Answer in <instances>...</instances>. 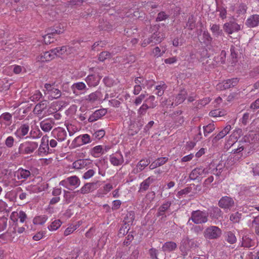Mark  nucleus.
I'll return each instance as SVG.
<instances>
[{
	"mask_svg": "<svg viewBox=\"0 0 259 259\" xmlns=\"http://www.w3.org/2000/svg\"><path fill=\"white\" fill-rule=\"evenodd\" d=\"M18 179H26L30 176V172L27 169L19 168L15 172Z\"/></svg>",
	"mask_w": 259,
	"mask_h": 259,
	"instance_id": "obj_27",
	"label": "nucleus"
},
{
	"mask_svg": "<svg viewBox=\"0 0 259 259\" xmlns=\"http://www.w3.org/2000/svg\"><path fill=\"white\" fill-rule=\"evenodd\" d=\"M226 114V111L220 109H215L211 111L209 115L211 117H221Z\"/></svg>",
	"mask_w": 259,
	"mask_h": 259,
	"instance_id": "obj_41",
	"label": "nucleus"
},
{
	"mask_svg": "<svg viewBox=\"0 0 259 259\" xmlns=\"http://www.w3.org/2000/svg\"><path fill=\"white\" fill-rule=\"evenodd\" d=\"M29 131V125L28 123L22 124L15 132L14 135L19 139L23 138Z\"/></svg>",
	"mask_w": 259,
	"mask_h": 259,
	"instance_id": "obj_13",
	"label": "nucleus"
},
{
	"mask_svg": "<svg viewBox=\"0 0 259 259\" xmlns=\"http://www.w3.org/2000/svg\"><path fill=\"white\" fill-rule=\"evenodd\" d=\"M101 78L98 75H89L86 78L85 81L90 87H95L99 83Z\"/></svg>",
	"mask_w": 259,
	"mask_h": 259,
	"instance_id": "obj_22",
	"label": "nucleus"
},
{
	"mask_svg": "<svg viewBox=\"0 0 259 259\" xmlns=\"http://www.w3.org/2000/svg\"><path fill=\"white\" fill-rule=\"evenodd\" d=\"M110 161L114 166L121 164L123 161L122 154L119 152L112 154L110 156Z\"/></svg>",
	"mask_w": 259,
	"mask_h": 259,
	"instance_id": "obj_19",
	"label": "nucleus"
},
{
	"mask_svg": "<svg viewBox=\"0 0 259 259\" xmlns=\"http://www.w3.org/2000/svg\"><path fill=\"white\" fill-rule=\"evenodd\" d=\"M8 219L6 217L0 218V232L4 231L7 226Z\"/></svg>",
	"mask_w": 259,
	"mask_h": 259,
	"instance_id": "obj_58",
	"label": "nucleus"
},
{
	"mask_svg": "<svg viewBox=\"0 0 259 259\" xmlns=\"http://www.w3.org/2000/svg\"><path fill=\"white\" fill-rule=\"evenodd\" d=\"M49 137L47 135H45L41 138L40 144L37 150L38 155L43 156L49 153Z\"/></svg>",
	"mask_w": 259,
	"mask_h": 259,
	"instance_id": "obj_7",
	"label": "nucleus"
},
{
	"mask_svg": "<svg viewBox=\"0 0 259 259\" xmlns=\"http://www.w3.org/2000/svg\"><path fill=\"white\" fill-rule=\"evenodd\" d=\"M96 171L93 169H90L84 173L82 178L85 180H88L92 178L95 174Z\"/></svg>",
	"mask_w": 259,
	"mask_h": 259,
	"instance_id": "obj_64",
	"label": "nucleus"
},
{
	"mask_svg": "<svg viewBox=\"0 0 259 259\" xmlns=\"http://www.w3.org/2000/svg\"><path fill=\"white\" fill-rule=\"evenodd\" d=\"M105 134V132L103 130H99L93 133V138L94 139L100 140L102 138Z\"/></svg>",
	"mask_w": 259,
	"mask_h": 259,
	"instance_id": "obj_53",
	"label": "nucleus"
},
{
	"mask_svg": "<svg viewBox=\"0 0 259 259\" xmlns=\"http://www.w3.org/2000/svg\"><path fill=\"white\" fill-rule=\"evenodd\" d=\"M81 140L82 144H87L91 142L90 136L88 134H83L76 137L74 141Z\"/></svg>",
	"mask_w": 259,
	"mask_h": 259,
	"instance_id": "obj_38",
	"label": "nucleus"
},
{
	"mask_svg": "<svg viewBox=\"0 0 259 259\" xmlns=\"http://www.w3.org/2000/svg\"><path fill=\"white\" fill-rule=\"evenodd\" d=\"M210 29L212 34L217 37L223 35V30L220 29L219 25L213 24L210 26Z\"/></svg>",
	"mask_w": 259,
	"mask_h": 259,
	"instance_id": "obj_32",
	"label": "nucleus"
},
{
	"mask_svg": "<svg viewBox=\"0 0 259 259\" xmlns=\"http://www.w3.org/2000/svg\"><path fill=\"white\" fill-rule=\"evenodd\" d=\"M12 116L9 113H4L0 116V124L2 125H10L12 123Z\"/></svg>",
	"mask_w": 259,
	"mask_h": 259,
	"instance_id": "obj_25",
	"label": "nucleus"
},
{
	"mask_svg": "<svg viewBox=\"0 0 259 259\" xmlns=\"http://www.w3.org/2000/svg\"><path fill=\"white\" fill-rule=\"evenodd\" d=\"M107 113L106 109H100L95 111L88 118L90 122H94L101 118Z\"/></svg>",
	"mask_w": 259,
	"mask_h": 259,
	"instance_id": "obj_21",
	"label": "nucleus"
},
{
	"mask_svg": "<svg viewBox=\"0 0 259 259\" xmlns=\"http://www.w3.org/2000/svg\"><path fill=\"white\" fill-rule=\"evenodd\" d=\"M253 241L247 236L242 238V246L244 247H250L253 245Z\"/></svg>",
	"mask_w": 259,
	"mask_h": 259,
	"instance_id": "obj_47",
	"label": "nucleus"
},
{
	"mask_svg": "<svg viewBox=\"0 0 259 259\" xmlns=\"http://www.w3.org/2000/svg\"><path fill=\"white\" fill-rule=\"evenodd\" d=\"M48 217L45 215L35 217L33 220V223L35 225H42L46 222Z\"/></svg>",
	"mask_w": 259,
	"mask_h": 259,
	"instance_id": "obj_36",
	"label": "nucleus"
},
{
	"mask_svg": "<svg viewBox=\"0 0 259 259\" xmlns=\"http://www.w3.org/2000/svg\"><path fill=\"white\" fill-rule=\"evenodd\" d=\"M238 82V79L237 78L228 79L218 83L216 88L217 90H226L236 85Z\"/></svg>",
	"mask_w": 259,
	"mask_h": 259,
	"instance_id": "obj_9",
	"label": "nucleus"
},
{
	"mask_svg": "<svg viewBox=\"0 0 259 259\" xmlns=\"http://www.w3.org/2000/svg\"><path fill=\"white\" fill-rule=\"evenodd\" d=\"M217 12L219 13V16L222 19H225L227 17V9L224 7L220 6L217 8Z\"/></svg>",
	"mask_w": 259,
	"mask_h": 259,
	"instance_id": "obj_50",
	"label": "nucleus"
},
{
	"mask_svg": "<svg viewBox=\"0 0 259 259\" xmlns=\"http://www.w3.org/2000/svg\"><path fill=\"white\" fill-rule=\"evenodd\" d=\"M54 54H54L53 50H51L50 51L46 52L40 54L36 59L37 61L40 62L49 61L55 58Z\"/></svg>",
	"mask_w": 259,
	"mask_h": 259,
	"instance_id": "obj_18",
	"label": "nucleus"
},
{
	"mask_svg": "<svg viewBox=\"0 0 259 259\" xmlns=\"http://www.w3.org/2000/svg\"><path fill=\"white\" fill-rule=\"evenodd\" d=\"M204 236L208 239H215L222 235V230L218 227L211 226L207 227L204 231Z\"/></svg>",
	"mask_w": 259,
	"mask_h": 259,
	"instance_id": "obj_5",
	"label": "nucleus"
},
{
	"mask_svg": "<svg viewBox=\"0 0 259 259\" xmlns=\"http://www.w3.org/2000/svg\"><path fill=\"white\" fill-rule=\"evenodd\" d=\"M246 25L250 28H253L259 25V15L253 14L249 16L245 22Z\"/></svg>",
	"mask_w": 259,
	"mask_h": 259,
	"instance_id": "obj_20",
	"label": "nucleus"
},
{
	"mask_svg": "<svg viewBox=\"0 0 259 259\" xmlns=\"http://www.w3.org/2000/svg\"><path fill=\"white\" fill-rule=\"evenodd\" d=\"M195 21L194 19V17L193 16H191L188 19L187 23V26L188 27V28L190 30H192L194 28L195 26Z\"/></svg>",
	"mask_w": 259,
	"mask_h": 259,
	"instance_id": "obj_63",
	"label": "nucleus"
},
{
	"mask_svg": "<svg viewBox=\"0 0 259 259\" xmlns=\"http://www.w3.org/2000/svg\"><path fill=\"white\" fill-rule=\"evenodd\" d=\"M62 222L59 220H56L48 227V229L51 231L57 230L61 225Z\"/></svg>",
	"mask_w": 259,
	"mask_h": 259,
	"instance_id": "obj_42",
	"label": "nucleus"
},
{
	"mask_svg": "<svg viewBox=\"0 0 259 259\" xmlns=\"http://www.w3.org/2000/svg\"><path fill=\"white\" fill-rule=\"evenodd\" d=\"M150 37L152 39L153 42L159 44L163 40L165 37V35L162 32L156 31L151 35Z\"/></svg>",
	"mask_w": 259,
	"mask_h": 259,
	"instance_id": "obj_28",
	"label": "nucleus"
},
{
	"mask_svg": "<svg viewBox=\"0 0 259 259\" xmlns=\"http://www.w3.org/2000/svg\"><path fill=\"white\" fill-rule=\"evenodd\" d=\"M208 217V213L205 211L194 210L191 212V218L189 221L191 220L196 224H204L207 222Z\"/></svg>",
	"mask_w": 259,
	"mask_h": 259,
	"instance_id": "obj_1",
	"label": "nucleus"
},
{
	"mask_svg": "<svg viewBox=\"0 0 259 259\" xmlns=\"http://www.w3.org/2000/svg\"><path fill=\"white\" fill-rule=\"evenodd\" d=\"M38 147L36 142L25 141L20 144L19 152L21 154H29L33 153Z\"/></svg>",
	"mask_w": 259,
	"mask_h": 259,
	"instance_id": "obj_3",
	"label": "nucleus"
},
{
	"mask_svg": "<svg viewBox=\"0 0 259 259\" xmlns=\"http://www.w3.org/2000/svg\"><path fill=\"white\" fill-rule=\"evenodd\" d=\"M166 88V85L164 83V82H160V84L159 85H158L156 87V90L157 91V92L156 93V94L158 96H162Z\"/></svg>",
	"mask_w": 259,
	"mask_h": 259,
	"instance_id": "obj_49",
	"label": "nucleus"
},
{
	"mask_svg": "<svg viewBox=\"0 0 259 259\" xmlns=\"http://www.w3.org/2000/svg\"><path fill=\"white\" fill-rule=\"evenodd\" d=\"M208 173L209 171L207 168L200 166L192 170L189 175V178L191 180H195L205 177Z\"/></svg>",
	"mask_w": 259,
	"mask_h": 259,
	"instance_id": "obj_8",
	"label": "nucleus"
},
{
	"mask_svg": "<svg viewBox=\"0 0 259 259\" xmlns=\"http://www.w3.org/2000/svg\"><path fill=\"white\" fill-rule=\"evenodd\" d=\"M52 50L54 54L55 53L54 55L55 57L57 56L61 58H64L73 53L75 51L74 48L69 46L57 47Z\"/></svg>",
	"mask_w": 259,
	"mask_h": 259,
	"instance_id": "obj_6",
	"label": "nucleus"
},
{
	"mask_svg": "<svg viewBox=\"0 0 259 259\" xmlns=\"http://www.w3.org/2000/svg\"><path fill=\"white\" fill-rule=\"evenodd\" d=\"M231 129V126L229 124L227 125L222 131H221L218 135L215 136L214 140L215 141H218L222 139L229 133Z\"/></svg>",
	"mask_w": 259,
	"mask_h": 259,
	"instance_id": "obj_31",
	"label": "nucleus"
},
{
	"mask_svg": "<svg viewBox=\"0 0 259 259\" xmlns=\"http://www.w3.org/2000/svg\"><path fill=\"white\" fill-rule=\"evenodd\" d=\"M59 184L68 190H72L79 186L80 181L77 176H73L61 181Z\"/></svg>",
	"mask_w": 259,
	"mask_h": 259,
	"instance_id": "obj_2",
	"label": "nucleus"
},
{
	"mask_svg": "<svg viewBox=\"0 0 259 259\" xmlns=\"http://www.w3.org/2000/svg\"><path fill=\"white\" fill-rule=\"evenodd\" d=\"M226 240L230 244H234L237 241L235 234L232 232H228L226 233Z\"/></svg>",
	"mask_w": 259,
	"mask_h": 259,
	"instance_id": "obj_43",
	"label": "nucleus"
},
{
	"mask_svg": "<svg viewBox=\"0 0 259 259\" xmlns=\"http://www.w3.org/2000/svg\"><path fill=\"white\" fill-rule=\"evenodd\" d=\"M54 36H55L53 35V34L51 32L44 35L42 37L45 43L47 45H48L54 42L55 40Z\"/></svg>",
	"mask_w": 259,
	"mask_h": 259,
	"instance_id": "obj_44",
	"label": "nucleus"
},
{
	"mask_svg": "<svg viewBox=\"0 0 259 259\" xmlns=\"http://www.w3.org/2000/svg\"><path fill=\"white\" fill-rule=\"evenodd\" d=\"M169 17V15H167L165 12L162 11L159 12L157 14V16L156 18V22H160L162 21L168 19Z\"/></svg>",
	"mask_w": 259,
	"mask_h": 259,
	"instance_id": "obj_55",
	"label": "nucleus"
},
{
	"mask_svg": "<svg viewBox=\"0 0 259 259\" xmlns=\"http://www.w3.org/2000/svg\"><path fill=\"white\" fill-rule=\"evenodd\" d=\"M177 244L172 241L165 242L162 246V249L164 251H171L174 250L177 248Z\"/></svg>",
	"mask_w": 259,
	"mask_h": 259,
	"instance_id": "obj_33",
	"label": "nucleus"
},
{
	"mask_svg": "<svg viewBox=\"0 0 259 259\" xmlns=\"http://www.w3.org/2000/svg\"><path fill=\"white\" fill-rule=\"evenodd\" d=\"M90 164H91V162L89 159H78L72 163V167L75 169H82Z\"/></svg>",
	"mask_w": 259,
	"mask_h": 259,
	"instance_id": "obj_24",
	"label": "nucleus"
},
{
	"mask_svg": "<svg viewBox=\"0 0 259 259\" xmlns=\"http://www.w3.org/2000/svg\"><path fill=\"white\" fill-rule=\"evenodd\" d=\"M223 28L226 33L231 34L239 31L241 29V26L235 22H229L224 24Z\"/></svg>",
	"mask_w": 259,
	"mask_h": 259,
	"instance_id": "obj_11",
	"label": "nucleus"
},
{
	"mask_svg": "<svg viewBox=\"0 0 259 259\" xmlns=\"http://www.w3.org/2000/svg\"><path fill=\"white\" fill-rule=\"evenodd\" d=\"M16 236V231L9 228L8 231L0 235L1 241L4 243L12 241Z\"/></svg>",
	"mask_w": 259,
	"mask_h": 259,
	"instance_id": "obj_17",
	"label": "nucleus"
},
{
	"mask_svg": "<svg viewBox=\"0 0 259 259\" xmlns=\"http://www.w3.org/2000/svg\"><path fill=\"white\" fill-rule=\"evenodd\" d=\"M54 125V121L50 119H46L40 122V127L45 132H50Z\"/></svg>",
	"mask_w": 259,
	"mask_h": 259,
	"instance_id": "obj_23",
	"label": "nucleus"
},
{
	"mask_svg": "<svg viewBox=\"0 0 259 259\" xmlns=\"http://www.w3.org/2000/svg\"><path fill=\"white\" fill-rule=\"evenodd\" d=\"M215 129L214 124L213 123H209L206 126H203L204 135L206 136L208 134L212 132Z\"/></svg>",
	"mask_w": 259,
	"mask_h": 259,
	"instance_id": "obj_51",
	"label": "nucleus"
},
{
	"mask_svg": "<svg viewBox=\"0 0 259 259\" xmlns=\"http://www.w3.org/2000/svg\"><path fill=\"white\" fill-rule=\"evenodd\" d=\"M73 93L76 95L84 93L87 90V87L83 82H78L73 83L71 87Z\"/></svg>",
	"mask_w": 259,
	"mask_h": 259,
	"instance_id": "obj_15",
	"label": "nucleus"
},
{
	"mask_svg": "<svg viewBox=\"0 0 259 259\" xmlns=\"http://www.w3.org/2000/svg\"><path fill=\"white\" fill-rule=\"evenodd\" d=\"M45 89V94L49 99H57L61 95V91L53 84L46 83Z\"/></svg>",
	"mask_w": 259,
	"mask_h": 259,
	"instance_id": "obj_4",
	"label": "nucleus"
},
{
	"mask_svg": "<svg viewBox=\"0 0 259 259\" xmlns=\"http://www.w3.org/2000/svg\"><path fill=\"white\" fill-rule=\"evenodd\" d=\"M150 161L148 159H142L137 165L136 169H134L133 172L137 173L142 171L146 166L149 165Z\"/></svg>",
	"mask_w": 259,
	"mask_h": 259,
	"instance_id": "obj_30",
	"label": "nucleus"
},
{
	"mask_svg": "<svg viewBox=\"0 0 259 259\" xmlns=\"http://www.w3.org/2000/svg\"><path fill=\"white\" fill-rule=\"evenodd\" d=\"M65 30V26L63 24H59L55 28L51 30V32L55 36L56 34H60L63 33Z\"/></svg>",
	"mask_w": 259,
	"mask_h": 259,
	"instance_id": "obj_40",
	"label": "nucleus"
},
{
	"mask_svg": "<svg viewBox=\"0 0 259 259\" xmlns=\"http://www.w3.org/2000/svg\"><path fill=\"white\" fill-rule=\"evenodd\" d=\"M171 203L166 201L163 203L158 208L157 215L161 216L164 215L165 212L170 207Z\"/></svg>",
	"mask_w": 259,
	"mask_h": 259,
	"instance_id": "obj_35",
	"label": "nucleus"
},
{
	"mask_svg": "<svg viewBox=\"0 0 259 259\" xmlns=\"http://www.w3.org/2000/svg\"><path fill=\"white\" fill-rule=\"evenodd\" d=\"M111 56L110 53L108 52H103L101 53L99 56V60L103 62L106 59L109 58Z\"/></svg>",
	"mask_w": 259,
	"mask_h": 259,
	"instance_id": "obj_61",
	"label": "nucleus"
},
{
	"mask_svg": "<svg viewBox=\"0 0 259 259\" xmlns=\"http://www.w3.org/2000/svg\"><path fill=\"white\" fill-rule=\"evenodd\" d=\"M187 95V93L185 90L184 89L181 90L178 95L176 97L175 103H172V105L173 104H175V105L176 106L183 103L186 99Z\"/></svg>",
	"mask_w": 259,
	"mask_h": 259,
	"instance_id": "obj_26",
	"label": "nucleus"
},
{
	"mask_svg": "<svg viewBox=\"0 0 259 259\" xmlns=\"http://www.w3.org/2000/svg\"><path fill=\"white\" fill-rule=\"evenodd\" d=\"M234 205L233 199L228 196L223 197L219 202V205L224 209H230Z\"/></svg>",
	"mask_w": 259,
	"mask_h": 259,
	"instance_id": "obj_14",
	"label": "nucleus"
},
{
	"mask_svg": "<svg viewBox=\"0 0 259 259\" xmlns=\"http://www.w3.org/2000/svg\"><path fill=\"white\" fill-rule=\"evenodd\" d=\"M66 128L70 136H72L80 130V127L77 125L72 123L67 124Z\"/></svg>",
	"mask_w": 259,
	"mask_h": 259,
	"instance_id": "obj_34",
	"label": "nucleus"
},
{
	"mask_svg": "<svg viewBox=\"0 0 259 259\" xmlns=\"http://www.w3.org/2000/svg\"><path fill=\"white\" fill-rule=\"evenodd\" d=\"M113 189V186L111 184L108 183L105 184L103 189V193L99 192V194L100 195L102 196L106 194L107 193H108L110 191H111Z\"/></svg>",
	"mask_w": 259,
	"mask_h": 259,
	"instance_id": "obj_56",
	"label": "nucleus"
},
{
	"mask_svg": "<svg viewBox=\"0 0 259 259\" xmlns=\"http://www.w3.org/2000/svg\"><path fill=\"white\" fill-rule=\"evenodd\" d=\"M104 83L106 86L112 87L116 83L115 80L111 77H107L104 78Z\"/></svg>",
	"mask_w": 259,
	"mask_h": 259,
	"instance_id": "obj_60",
	"label": "nucleus"
},
{
	"mask_svg": "<svg viewBox=\"0 0 259 259\" xmlns=\"http://www.w3.org/2000/svg\"><path fill=\"white\" fill-rule=\"evenodd\" d=\"M247 7L246 4L241 3L240 4L237 10V13L238 14H244L246 12Z\"/></svg>",
	"mask_w": 259,
	"mask_h": 259,
	"instance_id": "obj_59",
	"label": "nucleus"
},
{
	"mask_svg": "<svg viewBox=\"0 0 259 259\" xmlns=\"http://www.w3.org/2000/svg\"><path fill=\"white\" fill-rule=\"evenodd\" d=\"M110 149V147L107 146H96L90 150L91 154L95 158H98L107 152Z\"/></svg>",
	"mask_w": 259,
	"mask_h": 259,
	"instance_id": "obj_10",
	"label": "nucleus"
},
{
	"mask_svg": "<svg viewBox=\"0 0 259 259\" xmlns=\"http://www.w3.org/2000/svg\"><path fill=\"white\" fill-rule=\"evenodd\" d=\"M212 37L207 31H204L202 35V40L203 42L206 45L210 44L212 41Z\"/></svg>",
	"mask_w": 259,
	"mask_h": 259,
	"instance_id": "obj_52",
	"label": "nucleus"
},
{
	"mask_svg": "<svg viewBox=\"0 0 259 259\" xmlns=\"http://www.w3.org/2000/svg\"><path fill=\"white\" fill-rule=\"evenodd\" d=\"M165 51V49L161 50L159 47H156L153 49L152 54L155 57L159 58L163 56Z\"/></svg>",
	"mask_w": 259,
	"mask_h": 259,
	"instance_id": "obj_39",
	"label": "nucleus"
},
{
	"mask_svg": "<svg viewBox=\"0 0 259 259\" xmlns=\"http://www.w3.org/2000/svg\"><path fill=\"white\" fill-rule=\"evenodd\" d=\"M101 93L99 92H96L90 94L88 96V100L91 102H94L100 100Z\"/></svg>",
	"mask_w": 259,
	"mask_h": 259,
	"instance_id": "obj_54",
	"label": "nucleus"
},
{
	"mask_svg": "<svg viewBox=\"0 0 259 259\" xmlns=\"http://www.w3.org/2000/svg\"><path fill=\"white\" fill-rule=\"evenodd\" d=\"M30 134L33 139H37L40 138L42 135L41 132L38 129L31 131Z\"/></svg>",
	"mask_w": 259,
	"mask_h": 259,
	"instance_id": "obj_57",
	"label": "nucleus"
},
{
	"mask_svg": "<svg viewBox=\"0 0 259 259\" xmlns=\"http://www.w3.org/2000/svg\"><path fill=\"white\" fill-rule=\"evenodd\" d=\"M155 97L154 96H150L144 102L145 104H148L149 108H154L156 106V102L155 101Z\"/></svg>",
	"mask_w": 259,
	"mask_h": 259,
	"instance_id": "obj_37",
	"label": "nucleus"
},
{
	"mask_svg": "<svg viewBox=\"0 0 259 259\" xmlns=\"http://www.w3.org/2000/svg\"><path fill=\"white\" fill-rule=\"evenodd\" d=\"M98 188V183H88L84 185L79 190L80 193L85 194L92 192Z\"/></svg>",
	"mask_w": 259,
	"mask_h": 259,
	"instance_id": "obj_16",
	"label": "nucleus"
},
{
	"mask_svg": "<svg viewBox=\"0 0 259 259\" xmlns=\"http://www.w3.org/2000/svg\"><path fill=\"white\" fill-rule=\"evenodd\" d=\"M241 215V213H239L238 212L232 213L230 216V220L233 223H238L240 221Z\"/></svg>",
	"mask_w": 259,
	"mask_h": 259,
	"instance_id": "obj_48",
	"label": "nucleus"
},
{
	"mask_svg": "<svg viewBox=\"0 0 259 259\" xmlns=\"http://www.w3.org/2000/svg\"><path fill=\"white\" fill-rule=\"evenodd\" d=\"M259 135L255 134L253 132L249 133L244 137V141L250 143H256L258 140H257Z\"/></svg>",
	"mask_w": 259,
	"mask_h": 259,
	"instance_id": "obj_29",
	"label": "nucleus"
},
{
	"mask_svg": "<svg viewBox=\"0 0 259 259\" xmlns=\"http://www.w3.org/2000/svg\"><path fill=\"white\" fill-rule=\"evenodd\" d=\"M52 136L58 140V141L62 142L64 141L67 137V133L64 128L61 127H58L54 128L52 132Z\"/></svg>",
	"mask_w": 259,
	"mask_h": 259,
	"instance_id": "obj_12",
	"label": "nucleus"
},
{
	"mask_svg": "<svg viewBox=\"0 0 259 259\" xmlns=\"http://www.w3.org/2000/svg\"><path fill=\"white\" fill-rule=\"evenodd\" d=\"M252 227L255 228V231L256 234L259 235V218H255L252 222Z\"/></svg>",
	"mask_w": 259,
	"mask_h": 259,
	"instance_id": "obj_62",
	"label": "nucleus"
},
{
	"mask_svg": "<svg viewBox=\"0 0 259 259\" xmlns=\"http://www.w3.org/2000/svg\"><path fill=\"white\" fill-rule=\"evenodd\" d=\"M80 224L79 222L77 225H71L69 227H68L64 232V235L66 236L71 234L75 230L77 229L78 227L80 226Z\"/></svg>",
	"mask_w": 259,
	"mask_h": 259,
	"instance_id": "obj_46",
	"label": "nucleus"
},
{
	"mask_svg": "<svg viewBox=\"0 0 259 259\" xmlns=\"http://www.w3.org/2000/svg\"><path fill=\"white\" fill-rule=\"evenodd\" d=\"M153 180L151 177L148 178L144 181H143L141 184L140 189L141 191H146L147 190L150 185L153 182Z\"/></svg>",
	"mask_w": 259,
	"mask_h": 259,
	"instance_id": "obj_45",
	"label": "nucleus"
}]
</instances>
